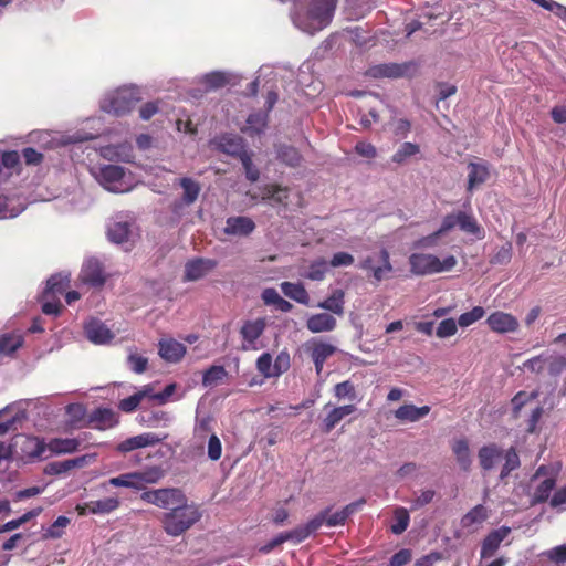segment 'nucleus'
Wrapping results in <instances>:
<instances>
[{
	"mask_svg": "<svg viewBox=\"0 0 566 566\" xmlns=\"http://www.w3.org/2000/svg\"><path fill=\"white\" fill-rule=\"evenodd\" d=\"M459 228L470 234H478L481 228L475 218L467 212L459 211Z\"/></svg>",
	"mask_w": 566,
	"mask_h": 566,
	"instance_id": "51",
	"label": "nucleus"
},
{
	"mask_svg": "<svg viewBox=\"0 0 566 566\" xmlns=\"http://www.w3.org/2000/svg\"><path fill=\"white\" fill-rule=\"evenodd\" d=\"M84 332L88 340L98 345L109 343L114 337L111 329L98 319H91L86 323Z\"/></svg>",
	"mask_w": 566,
	"mask_h": 566,
	"instance_id": "17",
	"label": "nucleus"
},
{
	"mask_svg": "<svg viewBox=\"0 0 566 566\" xmlns=\"http://www.w3.org/2000/svg\"><path fill=\"white\" fill-rule=\"evenodd\" d=\"M547 558L556 565L566 564V544L553 547L545 553Z\"/></svg>",
	"mask_w": 566,
	"mask_h": 566,
	"instance_id": "64",
	"label": "nucleus"
},
{
	"mask_svg": "<svg viewBox=\"0 0 566 566\" xmlns=\"http://www.w3.org/2000/svg\"><path fill=\"white\" fill-rule=\"evenodd\" d=\"M531 2L539 6L541 8L553 12L566 24V7L554 0H530Z\"/></svg>",
	"mask_w": 566,
	"mask_h": 566,
	"instance_id": "48",
	"label": "nucleus"
},
{
	"mask_svg": "<svg viewBox=\"0 0 566 566\" xmlns=\"http://www.w3.org/2000/svg\"><path fill=\"white\" fill-rule=\"evenodd\" d=\"M81 440L78 438H53L48 443V449L54 454H69L78 450Z\"/></svg>",
	"mask_w": 566,
	"mask_h": 566,
	"instance_id": "28",
	"label": "nucleus"
},
{
	"mask_svg": "<svg viewBox=\"0 0 566 566\" xmlns=\"http://www.w3.org/2000/svg\"><path fill=\"white\" fill-rule=\"evenodd\" d=\"M212 144L217 150L239 159L248 153L244 139L238 135L223 134L217 136Z\"/></svg>",
	"mask_w": 566,
	"mask_h": 566,
	"instance_id": "8",
	"label": "nucleus"
},
{
	"mask_svg": "<svg viewBox=\"0 0 566 566\" xmlns=\"http://www.w3.org/2000/svg\"><path fill=\"white\" fill-rule=\"evenodd\" d=\"M48 449L43 439L38 437H27L22 444V452L30 459H39Z\"/></svg>",
	"mask_w": 566,
	"mask_h": 566,
	"instance_id": "34",
	"label": "nucleus"
},
{
	"mask_svg": "<svg viewBox=\"0 0 566 566\" xmlns=\"http://www.w3.org/2000/svg\"><path fill=\"white\" fill-rule=\"evenodd\" d=\"M359 268L365 271H370L376 282L382 281L386 274L392 271L389 252L386 249H381L377 258L371 255L366 256L360 262Z\"/></svg>",
	"mask_w": 566,
	"mask_h": 566,
	"instance_id": "7",
	"label": "nucleus"
},
{
	"mask_svg": "<svg viewBox=\"0 0 566 566\" xmlns=\"http://www.w3.org/2000/svg\"><path fill=\"white\" fill-rule=\"evenodd\" d=\"M222 455V443L217 434L212 433L208 441V457L212 461H218Z\"/></svg>",
	"mask_w": 566,
	"mask_h": 566,
	"instance_id": "62",
	"label": "nucleus"
},
{
	"mask_svg": "<svg viewBox=\"0 0 566 566\" xmlns=\"http://www.w3.org/2000/svg\"><path fill=\"white\" fill-rule=\"evenodd\" d=\"M70 285L69 275H63L61 273L53 274L46 282V287L43 292V298H49L51 296L56 297L66 292V289Z\"/></svg>",
	"mask_w": 566,
	"mask_h": 566,
	"instance_id": "29",
	"label": "nucleus"
},
{
	"mask_svg": "<svg viewBox=\"0 0 566 566\" xmlns=\"http://www.w3.org/2000/svg\"><path fill=\"white\" fill-rule=\"evenodd\" d=\"M323 517H313L306 524L295 527L292 531L284 532L286 541L294 544H300L305 541L311 534L316 532L322 526Z\"/></svg>",
	"mask_w": 566,
	"mask_h": 566,
	"instance_id": "23",
	"label": "nucleus"
},
{
	"mask_svg": "<svg viewBox=\"0 0 566 566\" xmlns=\"http://www.w3.org/2000/svg\"><path fill=\"white\" fill-rule=\"evenodd\" d=\"M511 259H512V243L506 242L490 259V263L493 265H504V264L510 263Z\"/></svg>",
	"mask_w": 566,
	"mask_h": 566,
	"instance_id": "56",
	"label": "nucleus"
},
{
	"mask_svg": "<svg viewBox=\"0 0 566 566\" xmlns=\"http://www.w3.org/2000/svg\"><path fill=\"white\" fill-rule=\"evenodd\" d=\"M136 472H128L118 476L111 478L107 484L114 488H128L138 490Z\"/></svg>",
	"mask_w": 566,
	"mask_h": 566,
	"instance_id": "47",
	"label": "nucleus"
},
{
	"mask_svg": "<svg viewBox=\"0 0 566 566\" xmlns=\"http://www.w3.org/2000/svg\"><path fill=\"white\" fill-rule=\"evenodd\" d=\"M504 464L502 467L500 479L505 480L512 471L521 465L520 457L514 447H511L505 452L503 451Z\"/></svg>",
	"mask_w": 566,
	"mask_h": 566,
	"instance_id": "37",
	"label": "nucleus"
},
{
	"mask_svg": "<svg viewBox=\"0 0 566 566\" xmlns=\"http://www.w3.org/2000/svg\"><path fill=\"white\" fill-rule=\"evenodd\" d=\"M255 222L245 216L229 217L223 233L233 237H248L255 230Z\"/></svg>",
	"mask_w": 566,
	"mask_h": 566,
	"instance_id": "14",
	"label": "nucleus"
},
{
	"mask_svg": "<svg viewBox=\"0 0 566 566\" xmlns=\"http://www.w3.org/2000/svg\"><path fill=\"white\" fill-rule=\"evenodd\" d=\"M138 101L133 90L122 88L108 95L101 107L104 112L119 117L130 113Z\"/></svg>",
	"mask_w": 566,
	"mask_h": 566,
	"instance_id": "5",
	"label": "nucleus"
},
{
	"mask_svg": "<svg viewBox=\"0 0 566 566\" xmlns=\"http://www.w3.org/2000/svg\"><path fill=\"white\" fill-rule=\"evenodd\" d=\"M429 412V406L416 407L415 405H403L395 411V417L400 421L416 422L426 417Z\"/></svg>",
	"mask_w": 566,
	"mask_h": 566,
	"instance_id": "27",
	"label": "nucleus"
},
{
	"mask_svg": "<svg viewBox=\"0 0 566 566\" xmlns=\"http://www.w3.org/2000/svg\"><path fill=\"white\" fill-rule=\"evenodd\" d=\"M304 348L312 358L317 375L323 371L325 361L337 352L336 346L319 338L310 339L305 343Z\"/></svg>",
	"mask_w": 566,
	"mask_h": 566,
	"instance_id": "6",
	"label": "nucleus"
},
{
	"mask_svg": "<svg viewBox=\"0 0 566 566\" xmlns=\"http://www.w3.org/2000/svg\"><path fill=\"white\" fill-rule=\"evenodd\" d=\"M410 270L417 275H429L452 270L457 265V259L449 255L440 260L433 254L412 253L409 256Z\"/></svg>",
	"mask_w": 566,
	"mask_h": 566,
	"instance_id": "3",
	"label": "nucleus"
},
{
	"mask_svg": "<svg viewBox=\"0 0 566 566\" xmlns=\"http://www.w3.org/2000/svg\"><path fill=\"white\" fill-rule=\"evenodd\" d=\"M248 180L255 182L260 178L259 169L253 165L251 154L248 151L240 158Z\"/></svg>",
	"mask_w": 566,
	"mask_h": 566,
	"instance_id": "57",
	"label": "nucleus"
},
{
	"mask_svg": "<svg viewBox=\"0 0 566 566\" xmlns=\"http://www.w3.org/2000/svg\"><path fill=\"white\" fill-rule=\"evenodd\" d=\"M1 164L7 169H17L20 170L21 167V156L17 150H7L2 153Z\"/></svg>",
	"mask_w": 566,
	"mask_h": 566,
	"instance_id": "59",
	"label": "nucleus"
},
{
	"mask_svg": "<svg viewBox=\"0 0 566 566\" xmlns=\"http://www.w3.org/2000/svg\"><path fill=\"white\" fill-rule=\"evenodd\" d=\"M269 114L266 112H256L249 115L247 119V127L243 132L251 136L260 135L264 132L268 125Z\"/></svg>",
	"mask_w": 566,
	"mask_h": 566,
	"instance_id": "33",
	"label": "nucleus"
},
{
	"mask_svg": "<svg viewBox=\"0 0 566 566\" xmlns=\"http://www.w3.org/2000/svg\"><path fill=\"white\" fill-rule=\"evenodd\" d=\"M146 395L147 390H140L127 398L122 399L118 407L124 412H133L138 408Z\"/></svg>",
	"mask_w": 566,
	"mask_h": 566,
	"instance_id": "53",
	"label": "nucleus"
},
{
	"mask_svg": "<svg viewBox=\"0 0 566 566\" xmlns=\"http://www.w3.org/2000/svg\"><path fill=\"white\" fill-rule=\"evenodd\" d=\"M531 2L539 6L541 8L553 12L566 24V7L554 0H530Z\"/></svg>",
	"mask_w": 566,
	"mask_h": 566,
	"instance_id": "49",
	"label": "nucleus"
},
{
	"mask_svg": "<svg viewBox=\"0 0 566 566\" xmlns=\"http://www.w3.org/2000/svg\"><path fill=\"white\" fill-rule=\"evenodd\" d=\"M163 440L158 434L154 432H145L135 437H130L117 444L116 450L119 453H127L136 449L155 446Z\"/></svg>",
	"mask_w": 566,
	"mask_h": 566,
	"instance_id": "15",
	"label": "nucleus"
},
{
	"mask_svg": "<svg viewBox=\"0 0 566 566\" xmlns=\"http://www.w3.org/2000/svg\"><path fill=\"white\" fill-rule=\"evenodd\" d=\"M511 530L509 527H501L499 530L492 531L484 538L481 548V556L483 558L491 557L500 547L501 543L504 538L510 534Z\"/></svg>",
	"mask_w": 566,
	"mask_h": 566,
	"instance_id": "25",
	"label": "nucleus"
},
{
	"mask_svg": "<svg viewBox=\"0 0 566 566\" xmlns=\"http://www.w3.org/2000/svg\"><path fill=\"white\" fill-rule=\"evenodd\" d=\"M101 174L106 181L116 182L123 179L124 169L119 166L107 165L102 169Z\"/></svg>",
	"mask_w": 566,
	"mask_h": 566,
	"instance_id": "60",
	"label": "nucleus"
},
{
	"mask_svg": "<svg viewBox=\"0 0 566 566\" xmlns=\"http://www.w3.org/2000/svg\"><path fill=\"white\" fill-rule=\"evenodd\" d=\"M546 367L551 377H558L566 369V357L562 355L546 358Z\"/></svg>",
	"mask_w": 566,
	"mask_h": 566,
	"instance_id": "52",
	"label": "nucleus"
},
{
	"mask_svg": "<svg viewBox=\"0 0 566 566\" xmlns=\"http://www.w3.org/2000/svg\"><path fill=\"white\" fill-rule=\"evenodd\" d=\"M80 279L93 287L103 286L106 282L103 264L97 259H88L82 266Z\"/></svg>",
	"mask_w": 566,
	"mask_h": 566,
	"instance_id": "10",
	"label": "nucleus"
},
{
	"mask_svg": "<svg viewBox=\"0 0 566 566\" xmlns=\"http://www.w3.org/2000/svg\"><path fill=\"white\" fill-rule=\"evenodd\" d=\"M119 506V500L117 497H106L97 501H90L84 506H77L78 513L84 515L91 514H108Z\"/></svg>",
	"mask_w": 566,
	"mask_h": 566,
	"instance_id": "21",
	"label": "nucleus"
},
{
	"mask_svg": "<svg viewBox=\"0 0 566 566\" xmlns=\"http://www.w3.org/2000/svg\"><path fill=\"white\" fill-rule=\"evenodd\" d=\"M179 184L184 189L182 201L186 205L193 203L200 193V185L188 177L181 178Z\"/></svg>",
	"mask_w": 566,
	"mask_h": 566,
	"instance_id": "39",
	"label": "nucleus"
},
{
	"mask_svg": "<svg viewBox=\"0 0 566 566\" xmlns=\"http://www.w3.org/2000/svg\"><path fill=\"white\" fill-rule=\"evenodd\" d=\"M337 0H312L305 12L294 15L295 25L308 34H314L326 28L334 15Z\"/></svg>",
	"mask_w": 566,
	"mask_h": 566,
	"instance_id": "1",
	"label": "nucleus"
},
{
	"mask_svg": "<svg viewBox=\"0 0 566 566\" xmlns=\"http://www.w3.org/2000/svg\"><path fill=\"white\" fill-rule=\"evenodd\" d=\"M203 83L209 90H218L229 83L228 76L222 72H211L205 75Z\"/></svg>",
	"mask_w": 566,
	"mask_h": 566,
	"instance_id": "55",
	"label": "nucleus"
},
{
	"mask_svg": "<svg viewBox=\"0 0 566 566\" xmlns=\"http://www.w3.org/2000/svg\"><path fill=\"white\" fill-rule=\"evenodd\" d=\"M333 392L338 400L347 398L354 401L357 399L355 385L350 380L336 384L333 388Z\"/></svg>",
	"mask_w": 566,
	"mask_h": 566,
	"instance_id": "45",
	"label": "nucleus"
},
{
	"mask_svg": "<svg viewBox=\"0 0 566 566\" xmlns=\"http://www.w3.org/2000/svg\"><path fill=\"white\" fill-rule=\"evenodd\" d=\"M91 421L96 422V428L105 430L118 423L117 415L108 408H98L91 415Z\"/></svg>",
	"mask_w": 566,
	"mask_h": 566,
	"instance_id": "31",
	"label": "nucleus"
},
{
	"mask_svg": "<svg viewBox=\"0 0 566 566\" xmlns=\"http://www.w3.org/2000/svg\"><path fill=\"white\" fill-rule=\"evenodd\" d=\"M486 324L491 331L505 334L515 332L518 328V321L515 316L510 313H505L502 311H496L492 313L488 319Z\"/></svg>",
	"mask_w": 566,
	"mask_h": 566,
	"instance_id": "12",
	"label": "nucleus"
},
{
	"mask_svg": "<svg viewBox=\"0 0 566 566\" xmlns=\"http://www.w3.org/2000/svg\"><path fill=\"white\" fill-rule=\"evenodd\" d=\"M420 148L417 144L406 142L392 155L391 160L397 164H402L407 158L417 155Z\"/></svg>",
	"mask_w": 566,
	"mask_h": 566,
	"instance_id": "50",
	"label": "nucleus"
},
{
	"mask_svg": "<svg viewBox=\"0 0 566 566\" xmlns=\"http://www.w3.org/2000/svg\"><path fill=\"white\" fill-rule=\"evenodd\" d=\"M22 157L24 159L25 165L28 166H39L43 161V154L38 151L33 147H25L22 149Z\"/></svg>",
	"mask_w": 566,
	"mask_h": 566,
	"instance_id": "63",
	"label": "nucleus"
},
{
	"mask_svg": "<svg viewBox=\"0 0 566 566\" xmlns=\"http://www.w3.org/2000/svg\"><path fill=\"white\" fill-rule=\"evenodd\" d=\"M130 224L128 222H114L109 226L107 235L112 242L124 243L128 241Z\"/></svg>",
	"mask_w": 566,
	"mask_h": 566,
	"instance_id": "38",
	"label": "nucleus"
},
{
	"mask_svg": "<svg viewBox=\"0 0 566 566\" xmlns=\"http://www.w3.org/2000/svg\"><path fill=\"white\" fill-rule=\"evenodd\" d=\"M366 503L365 499H359L353 503L347 504L340 511L331 513V509H325L314 517H323L322 525L326 524L329 527L344 525L346 520L357 512Z\"/></svg>",
	"mask_w": 566,
	"mask_h": 566,
	"instance_id": "9",
	"label": "nucleus"
},
{
	"mask_svg": "<svg viewBox=\"0 0 566 566\" xmlns=\"http://www.w3.org/2000/svg\"><path fill=\"white\" fill-rule=\"evenodd\" d=\"M276 159L290 168H300L303 165L304 158L300 150L287 144H279L275 146Z\"/></svg>",
	"mask_w": 566,
	"mask_h": 566,
	"instance_id": "18",
	"label": "nucleus"
},
{
	"mask_svg": "<svg viewBox=\"0 0 566 566\" xmlns=\"http://www.w3.org/2000/svg\"><path fill=\"white\" fill-rule=\"evenodd\" d=\"M485 315V311L482 306H474L471 311L462 313L458 318V324L461 327H468Z\"/></svg>",
	"mask_w": 566,
	"mask_h": 566,
	"instance_id": "54",
	"label": "nucleus"
},
{
	"mask_svg": "<svg viewBox=\"0 0 566 566\" xmlns=\"http://www.w3.org/2000/svg\"><path fill=\"white\" fill-rule=\"evenodd\" d=\"M394 520L395 523L390 526V530L394 534L399 535L407 530L410 516L405 507H398L394 512Z\"/></svg>",
	"mask_w": 566,
	"mask_h": 566,
	"instance_id": "44",
	"label": "nucleus"
},
{
	"mask_svg": "<svg viewBox=\"0 0 566 566\" xmlns=\"http://www.w3.org/2000/svg\"><path fill=\"white\" fill-rule=\"evenodd\" d=\"M71 520L66 516H59L50 527L43 533L44 539H57L63 536L65 528L69 526Z\"/></svg>",
	"mask_w": 566,
	"mask_h": 566,
	"instance_id": "42",
	"label": "nucleus"
},
{
	"mask_svg": "<svg viewBox=\"0 0 566 566\" xmlns=\"http://www.w3.org/2000/svg\"><path fill=\"white\" fill-rule=\"evenodd\" d=\"M188 499L185 492L179 488H161L144 491L140 494V500L153 504L159 509L170 511L172 507L185 503Z\"/></svg>",
	"mask_w": 566,
	"mask_h": 566,
	"instance_id": "4",
	"label": "nucleus"
},
{
	"mask_svg": "<svg viewBox=\"0 0 566 566\" xmlns=\"http://www.w3.org/2000/svg\"><path fill=\"white\" fill-rule=\"evenodd\" d=\"M408 69V64L382 63L370 66L366 71V75L373 78H399L405 76Z\"/></svg>",
	"mask_w": 566,
	"mask_h": 566,
	"instance_id": "16",
	"label": "nucleus"
},
{
	"mask_svg": "<svg viewBox=\"0 0 566 566\" xmlns=\"http://www.w3.org/2000/svg\"><path fill=\"white\" fill-rule=\"evenodd\" d=\"M556 481L554 478H547L543 480L536 488L532 503H544L549 499L552 491L554 490Z\"/></svg>",
	"mask_w": 566,
	"mask_h": 566,
	"instance_id": "41",
	"label": "nucleus"
},
{
	"mask_svg": "<svg viewBox=\"0 0 566 566\" xmlns=\"http://www.w3.org/2000/svg\"><path fill=\"white\" fill-rule=\"evenodd\" d=\"M453 453L455 454L457 461L463 471H469L472 464L470 449L467 440H457L452 446Z\"/></svg>",
	"mask_w": 566,
	"mask_h": 566,
	"instance_id": "35",
	"label": "nucleus"
},
{
	"mask_svg": "<svg viewBox=\"0 0 566 566\" xmlns=\"http://www.w3.org/2000/svg\"><path fill=\"white\" fill-rule=\"evenodd\" d=\"M227 376V370L223 366L213 365L208 368L202 376V385L205 387L214 386L218 381Z\"/></svg>",
	"mask_w": 566,
	"mask_h": 566,
	"instance_id": "46",
	"label": "nucleus"
},
{
	"mask_svg": "<svg viewBox=\"0 0 566 566\" xmlns=\"http://www.w3.org/2000/svg\"><path fill=\"white\" fill-rule=\"evenodd\" d=\"M265 327L266 321L264 317H259L253 321L249 319L243 322L240 328V335L242 336L244 342H247L249 345H253L256 342V339L263 334Z\"/></svg>",
	"mask_w": 566,
	"mask_h": 566,
	"instance_id": "26",
	"label": "nucleus"
},
{
	"mask_svg": "<svg viewBox=\"0 0 566 566\" xmlns=\"http://www.w3.org/2000/svg\"><path fill=\"white\" fill-rule=\"evenodd\" d=\"M345 292L340 289L334 290L331 295L318 303V307L329 311L338 316L344 315Z\"/></svg>",
	"mask_w": 566,
	"mask_h": 566,
	"instance_id": "30",
	"label": "nucleus"
},
{
	"mask_svg": "<svg viewBox=\"0 0 566 566\" xmlns=\"http://www.w3.org/2000/svg\"><path fill=\"white\" fill-rule=\"evenodd\" d=\"M201 517L199 506L186 499L185 503L163 513L160 522L166 534L177 537L190 530Z\"/></svg>",
	"mask_w": 566,
	"mask_h": 566,
	"instance_id": "2",
	"label": "nucleus"
},
{
	"mask_svg": "<svg viewBox=\"0 0 566 566\" xmlns=\"http://www.w3.org/2000/svg\"><path fill=\"white\" fill-rule=\"evenodd\" d=\"M70 471L67 460L49 462L44 468L46 475H62Z\"/></svg>",
	"mask_w": 566,
	"mask_h": 566,
	"instance_id": "61",
	"label": "nucleus"
},
{
	"mask_svg": "<svg viewBox=\"0 0 566 566\" xmlns=\"http://www.w3.org/2000/svg\"><path fill=\"white\" fill-rule=\"evenodd\" d=\"M457 331V322L453 318H446L439 323L436 335L439 338H447L453 336Z\"/></svg>",
	"mask_w": 566,
	"mask_h": 566,
	"instance_id": "58",
	"label": "nucleus"
},
{
	"mask_svg": "<svg viewBox=\"0 0 566 566\" xmlns=\"http://www.w3.org/2000/svg\"><path fill=\"white\" fill-rule=\"evenodd\" d=\"M478 458L481 469L489 472L503 458V450L497 444L490 443L479 450Z\"/></svg>",
	"mask_w": 566,
	"mask_h": 566,
	"instance_id": "20",
	"label": "nucleus"
},
{
	"mask_svg": "<svg viewBox=\"0 0 566 566\" xmlns=\"http://www.w3.org/2000/svg\"><path fill=\"white\" fill-rule=\"evenodd\" d=\"M281 290L285 296L294 300L300 304L307 305L310 302L308 293L304 285L301 283L283 282L281 284Z\"/></svg>",
	"mask_w": 566,
	"mask_h": 566,
	"instance_id": "32",
	"label": "nucleus"
},
{
	"mask_svg": "<svg viewBox=\"0 0 566 566\" xmlns=\"http://www.w3.org/2000/svg\"><path fill=\"white\" fill-rule=\"evenodd\" d=\"M329 263L323 258L314 260L308 265L306 277L312 281H322L328 272Z\"/></svg>",
	"mask_w": 566,
	"mask_h": 566,
	"instance_id": "43",
	"label": "nucleus"
},
{
	"mask_svg": "<svg viewBox=\"0 0 566 566\" xmlns=\"http://www.w3.org/2000/svg\"><path fill=\"white\" fill-rule=\"evenodd\" d=\"M488 518V510L484 505L479 504L471 509L461 520L464 527L480 524Z\"/></svg>",
	"mask_w": 566,
	"mask_h": 566,
	"instance_id": "40",
	"label": "nucleus"
},
{
	"mask_svg": "<svg viewBox=\"0 0 566 566\" xmlns=\"http://www.w3.org/2000/svg\"><path fill=\"white\" fill-rule=\"evenodd\" d=\"M468 169L469 174L467 190L469 192H472L475 187L484 184L490 178L489 166L483 160L479 163H470L468 165Z\"/></svg>",
	"mask_w": 566,
	"mask_h": 566,
	"instance_id": "22",
	"label": "nucleus"
},
{
	"mask_svg": "<svg viewBox=\"0 0 566 566\" xmlns=\"http://www.w3.org/2000/svg\"><path fill=\"white\" fill-rule=\"evenodd\" d=\"M356 411L355 405L333 407L322 420V431L329 433L345 417Z\"/></svg>",
	"mask_w": 566,
	"mask_h": 566,
	"instance_id": "19",
	"label": "nucleus"
},
{
	"mask_svg": "<svg viewBox=\"0 0 566 566\" xmlns=\"http://www.w3.org/2000/svg\"><path fill=\"white\" fill-rule=\"evenodd\" d=\"M336 325V318L328 313L314 314L306 321V328L314 334L332 332Z\"/></svg>",
	"mask_w": 566,
	"mask_h": 566,
	"instance_id": "24",
	"label": "nucleus"
},
{
	"mask_svg": "<svg viewBox=\"0 0 566 566\" xmlns=\"http://www.w3.org/2000/svg\"><path fill=\"white\" fill-rule=\"evenodd\" d=\"M218 262L213 259L197 258L186 263L185 281H198L216 269Z\"/></svg>",
	"mask_w": 566,
	"mask_h": 566,
	"instance_id": "13",
	"label": "nucleus"
},
{
	"mask_svg": "<svg viewBox=\"0 0 566 566\" xmlns=\"http://www.w3.org/2000/svg\"><path fill=\"white\" fill-rule=\"evenodd\" d=\"M186 353V346L172 337L161 338L158 342V355L167 363H179Z\"/></svg>",
	"mask_w": 566,
	"mask_h": 566,
	"instance_id": "11",
	"label": "nucleus"
},
{
	"mask_svg": "<svg viewBox=\"0 0 566 566\" xmlns=\"http://www.w3.org/2000/svg\"><path fill=\"white\" fill-rule=\"evenodd\" d=\"M138 490H143L145 484H155L164 478V470L160 467H149L144 471H136Z\"/></svg>",
	"mask_w": 566,
	"mask_h": 566,
	"instance_id": "36",
	"label": "nucleus"
}]
</instances>
